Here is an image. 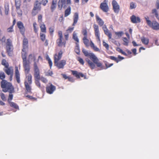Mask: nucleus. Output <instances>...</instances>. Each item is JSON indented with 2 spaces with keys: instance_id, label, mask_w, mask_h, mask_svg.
<instances>
[{
  "instance_id": "2eb2a0df",
  "label": "nucleus",
  "mask_w": 159,
  "mask_h": 159,
  "mask_svg": "<svg viewBox=\"0 0 159 159\" xmlns=\"http://www.w3.org/2000/svg\"><path fill=\"white\" fill-rule=\"evenodd\" d=\"M112 5L113 9L115 13H118L120 10V6L117 2L114 0L112 2Z\"/></svg>"
},
{
  "instance_id": "bb28decb",
  "label": "nucleus",
  "mask_w": 159,
  "mask_h": 159,
  "mask_svg": "<svg viewBox=\"0 0 159 159\" xmlns=\"http://www.w3.org/2000/svg\"><path fill=\"white\" fill-rule=\"evenodd\" d=\"M40 28L41 32L44 33H46V29L45 25L43 23L40 24Z\"/></svg>"
},
{
  "instance_id": "4be33fe9",
  "label": "nucleus",
  "mask_w": 159,
  "mask_h": 159,
  "mask_svg": "<svg viewBox=\"0 0 159 159\" xmlns=\"http://www.w3.org/2000/svg\"><path fill=\"white\" fill-rule=\"evenodd\" d=\"M96 21L98 25L100 26H103L104 24V21L98 15H96Z\"/></svg>"
},
{
  "instance_id": "052dcab7",
  "label": "nucleus",
  "mask_w": 159,
  "mask_h": 159,
  "mask_svg": "<svg viewBox=\"0 0 159 159\" xmlns=\"http://www.w3.org/2000/svg\"><path fill=\"white\" fill-rule=\"evenodd\" d=\"M0 96L2 99L3 101H5L6 100V97L3 93H2L0 94Z\"/></svg>"
},
{
  "instance_id": "a18cd8bd",
  "label": "nucleus",
  "mask_w": 159,
  "mask_h": 159,
  "mask_svg": "<svg viewBox=\"0 0 159 159\" xmlns=\"http://www.w3.org/2000/svg\"><path fill=\"white\" fill-rule=\"evenodd\" d=\"M40 36L41 40L43 42L46 39V36L45 34L40 33Z\"/></svg>"
},
{
  "instance_id": "a211bd4d",
  "label": "nucleus",
  "mask_w": 159,
  "mask_h": 159,
  "mask_svg": "<svg viewBox=\"0 0 159 159\" xmlns=\"http://www.w3.org/2000/svg\"><path fill=\"white\" fill-rule=\"evenodd\" d=\"M63 39H58L56 41V43L58 47H66V41L62 40Z\"/></svg>"
},
{
  "instance_id": "e433bc0d",
  "label": "nucleus",
  "mask_w": 159,
  "mask_h": 159,
  "mask_svg": "<svg viewBox=\"0 0 159 159\" xmlns=\"http://www.w3.org/2000/svg\"><path fill=\"white\" fill-rule=\"evenodd\" d=\"M104 32L105 34L108 36L109 39H111L112 34L111 32L108 30V29L104 30Z\"/></svg>"
},
{
  "instance_id": "37998d69",
  "label": "nucleus",
  "mask_w": 159,
  "mask_h": 159,
  "mask_svg": "<svg viewBox=\"0 0 159 159\" xmlns=\"http://www.w3.org/2000/svg\"><path fill=\"white\" fill-rule=\"evenodd\" d=\"M37 24L36 22H34L33 23V26L34 32L37 33L38 31V28L37 27Z\"/></svg>"
},
{
  "instance_id": "c9c22d12",
  "label": "nucleus",
  "mask_w": 159,
  "mask_h": 159,
  "mask_svg": "<svg viewBox=\"0 0 159 159\" xmlns=\"http://www.w3.org/2000/svg\"><path fill=\"white\" fill-rule=\"evenodd\" d=\"M46 59L48 61L50 68H51L52 65V62L48 55H47L46 56Z\"/></svg>"
},
{
  "instance_id": "de8ad7c7",
  "label": "nucleus",
  "mask_w": 159,
  "mask_h": 159,
  "mask_svg": "<svg viewBox=\"0 0 159 159\" xmlns=\"http://www.w3.org/2000/svg\"><path fill=\"white\" fill-rule=\"evenodd\" d=\"M5 14L7 15L8 13V11H9V8L8 5L5 6Z\"/></svg>"
},
{
  "instance_id": "f257e3e1",
  "label": "nucleus",
  "mask_w": 159,
  "mask_h": 159,
  "mask_svg": "<svg viewBox=\"0 0 159 159\" xmlns=\"http://www.w3.org/2000/svg\"><path fill=\"white\" fill-rule=\"evenodd\" d=\"M82 52L86 57H89L91 60L93 61L90 60L89 59L87 58L86 61L87 62L88 66L92 70L94 69L96 67V65L98 67H100L103 69V67L102 64L99 62L98 58L93 53H89L88 51L84 49H82Z\"/></svg>"
},
{
  "instance_id": "1a4fd4ad",
  "label": "nucleus",
  "mask_w": 159,
  "mask_h": 159,
  "mask_svg": "<svg viewBox=\"0 0 159 159\" xmlns=\"http://www.w3.org/2000/svg\"><path fill=\"white\" fill-rule=\"evenodd\" d=\"M71 4V0H59L58 3V8L61 10L63 7L64 8H66L67 7L66 4Z\"/></svg>"
},
{
  "instance_id": "7c9ffc66",
  "label": "nucleus",
  "mask_w": 159,
  "mask_h": 159,
  "mask_svg": "<svg viewBox=\"0 0 159 159\" xmlns=\"http://www.w3.org/2000/svg\"><path fill=\"white\" fill-rule=\"evenodd\" d=\"M8 103L11 107L16 109H19V107L16 103L12 102H9Z\"/></svg>"
},
{
  "instance_id": "338daca9",
  "label": "nucleus",
  "mask_w": 159,
  "mask_h": 159,
  "mask_svg": "<svg viewBox=\"0 0 159 159\" xmlns=\"http://www.w3.org/2000/svg\"><path fill=\"white\" fill-rule=\"evenodd\" d=\"M61 75L62 76L63 78L66 80L68 79V76H67L66 74H62Z\"/></svg>"
},
{
  "instance_id": "f3484780",
  "label": "nucleus",
  "mask_w": 159,
  "mask_h": 159,
  "mask_svg": "<svg viewBox=\"0 0 159 159\" xmlns=\"http://www.w3.org/2000/svg\"><path fill=\"white\" fill-rule=\"evenodd\" d=\"M100 7L104 12H107L109 10V7L107 3L104 2L101 3Z\"/></svg>"
},
{
  "instance_id": "0e129e2a",
  "label": "nucleus",
  "mask_w": 159,
  "mask_h": 159,
  "mask_svg": "<svg viewBox=\"0 0 159 159\" xmlns=\"http://www.w3.org/2000/svg\"><path fill=\"white\" fill-rule=\"evenodd\" d=\"M132 51L134 55H136L137 53H136L137 50L136 48H134L132 49Z\"/></svg>"
},
{
  "instance_id": "5701e85b",
  "label": "nucleus",
  "mask_w": 159,
  "mask_h": 159,
  "mask_svg": "<svg viewBox=\"0 0 159 159\" xmlns=\"http://www.w3.org/2000/svg\"><path fill=\"white\" fill-rule=\"evenodd\" d=\"M90 45L91 48L95 52H100V50L96 46H95L93 42L90 41Z\"/></svg>"
},
{
  "instance_id": "72a5a7b5",
  "label": "nucleus",
  "mask_w": 159,
  "mask_h": 159,
  "mask_svg": "<svg viewBox=\"0 0 159 159\" xmlns=\"http://www.w3.org/2000/svg\"><path fill=\"white\" fill-rule=\"evenodd\" d=\"M21 5L20 0H15V6L16 8H20Z\"/></svg>"
},
{
  "instance_id": "4d7b16f0",
  "label": "nucleus",
  "mask_w": 159,
  "mask_h": 159,
  "mask_svg": "<svg viewBox=\"0 0 159 159\" xmlns=\"http://www.w3.org/2000/svg\"><path fill=\"white\" fill-rule=\"evenodd\" d=\"M105 65L106 67V68L110 67L113 65V63L109 64L106 61L105 63Z\"/></svg>"
},
{
  "instance_id": "864d4df0",
  "label": "nucleus",
  "mask_w": 159,
  "mask_h": 159,
  "mask_svg": "<svg viewBox=\"0 0 159 159\" xmlns=\"http://www.w3.org/2000/svg\"><path fill=\"white\" fill-rule=\"evenodd\" d=\"M13 98V95L12 94V93H10L9 95L8 98V101L9 102H11V101L12 99Z\"/></svg>"
},
{
  "instance_id": "4c0bfd02",
  "label": "nucleus",
  "mask_w": 159,
  "mask_h": 159,
  "mask_svg": "<svg viewBox=\"0 0 159 159\" xmlns=\"http://www.w3.org/2000/svg\"><path fill=\"white\" fill-rule=\"evenodd\" d=\"M2 64L4 66L5 68L9 66V65L8 62L5 59H2L1 62Z\"/></svg>"
},
{
  "instance_id": "a878e982",
  "label": "nucleus",
  "mask_w": 159,
  "mask_h": 159,
  "mask_svg": "<svg viewBox=\"0 0 159 159\" xmlns=\"http://www.w3.org/2000/svg\"><path fill=\"white\" fill-rule=\"evenodd\" d=\"M83 43L86 47H88L89 46V43H90V41L88 39L87 37H84L82 39Z\"/></svg>"
},
{
  "instance_id": "4468645a",
  "label": "nucleus",
  "mask_w": 159,
  "mask_h": 159,
  "mask_svg": "<svg viewBox=\"0 0 159 159\" xmlns=\"http://www.w3.org/2000/svg\"><path fill=\"white\" fill-rule=\"evenodd\" d=\"M17 26L20 30V33L24 36L25 29L22 22L20 21L18 22L17 23Z\"/></svg>"
},
{
  "instance_id": "79ce46f5",
  "label": "nucleus",
  "mask_w": 159,
  "mask_h": 159,
  "mask_svg": "<svg viewBox=\"0 0 159 159\" xmlns=\"http://www.w3.org/2000/svg\"><path fill=\"white\" fill-rule=\"evenodd\" d=\"M77 60L81 65H84V61L82 58L80 57H77Z\"/></svg>"
},
{
  "instance_id": "2f4dec72",
  "label": "nucleus",
  "mask_w": 159,
  "mask_h": 159,
  "mask_svg": "<svg viewBox=\"0 0 159 159\" xmlns=\"http://www.w3.org/2000/svg\"><path fill=\"white\" fill-rule=\"evenodd\" d=\"M57 6V1L53 0L51 7V9L52 11H53L55 9Z\"/></svg>"
},
{
  "instance_id": "a19ab883",
  "label": "nucleus",
  "mask_w": 159,
  "mask_h": 159,
  "mask_svg": "<svg viewBox=\"0 0 159 159\" xmlns=\"http://www.w3.org/2000/svg\"><path fill=\"white\" fill-rule=\"evenodd\" d=\"M116 50L120 53L122 54L125 56H127V53H126L125 52L123 51V50L120 48H117L116 49Z\"/></svg>"
},
{
  "instance_id": "3c124183",
  "label": "nucleus",
  "mask_w": 159,
  "mask_h": 159,
  "mask_svg": "<svg viewBox=\"0 0 159 159\" xmlns=\"http://www.w3.org/2000/svg\"><path fill=\"white\" fill-rule=\"evenodd\" d=\"M103 45L104 46L107 50L109 49V45L106 42L104 41H103Z\"/></svg>"
},
{
  "instance_id": "423d86ee",
  "label": "nucleus",
  "mask_w": 159,
  "mask_h": 159,
  "mask_svg": "<svg viewBox=\"0 0 159 159\" xmlns=\"http://www.w3.org/2000/svg\"><path fill=\"white\" fill-rule=\"evenodd\" d=\"M145 18L147 24L149 27H151L154 30H159V24L156 21H153L151 22L149 20V18L148 16L145 17Z\"/></svg>"
},
{
  "instance_id": "774afa93",
  "label": "nucleus",
  "mask_w": 159,
  "mask_h": 159,
  "mask_svg": "<svg viewBox=\"0 0 159 159\" xmlns=\"http://www.w3.org/2000/svg\"><path fill=\"white\" fill-rule=\"evenodd\" d=\"M156 6L157 9H159V0H157L156 3Z\"/></svg>"
},
{
  "instance_id": "cd10ccee",
  "label": "nucleus",
  "mask_w": 159,
  "mask_h": 159,
  "mask_svg": "<svg viewBox=\"0 0 159 159\" xmlns=\"http://www.w3.org/2000/svg\"><path fill=\"white\" fill-rule=\"evenodd\" d=\"M71 7L69 6L65 11L64 16L66 17L70 15L71 13Z\"/></svg>"
},
{
  "instance_id": "9d476101",
  "label": "nucleus",
  "mask_w": 159,
  "mask_h": 159,
  "mask_svg": "<svg viewBox=\"0 0 159 159\" xmlns=\"http://www.w3.org/2000/svg\"><path fill=\"white\" fill-rule=\"evenodd\" d=\"M56 89V87L52 84L51 83H49L48 85H47L46 87V92L49 94L53 93Z\"/></svg>"
},
{
  "instance_id": "603ef678",
  "label": "nucleus",
  "mask_w": 159,
  "mask_h": 159,
  "mask_svg": "<svg viewBox=\"0 0 159 159\" xmlns=\"http://www.w3.org/2000/svg\"><path fill=\"white\" fill-rule=\"evenodd\" d=\"M136 7V6L135 4L133 2H131L130 4V9H132L135 8Z\"/></svg>"
},
{
  "instance_id": "20e7f679",
  "label": "nucleus",
  "mask_w": 159,
  "mask_h": 159,
  "mask_svg": "<svg viewBox=\"0 0 159 159\" xmlns=\"http://www.w3.org/2000/svg\"><path fill=\"white\" fill-rule=\"evenodd\" d=\"M1 87L3 92H8L10 93H14V89L11 84L6 80H2L1 82Z\"/></svg>"
},
{
  "instance_id": "e2e57ef3",
  "label": "nucleus",
  "mask_w": 159,
  "mask_h": 159,
  "mask_svg": "<svg viewBox=\"0 0 159 159\" xmlns=\"http://www.w3.org/2000/svg\"><path fill=\"white\" fill-rule=\"evenodd\" d=\"M67 79L69 81L71 82H73L74 81L73 78L70 76H68Z\"/></svg>"
},
{
  "instance_id": "9b49d317",
  "label": "nucleus",
  "mask_w": 159,
  "mask_h": 159,
  "mask_svg": "<svg viewBox=\"0 0 159 159\" xmlns=\"http://www.w3.org/2000/svg\"><path fill=\"white\" fill-rule=\"evenodd\" d=\"M41 10V6L39 4H37L35 3L34 7L32 9L31 14L32 16H36Z\"/></svg>"
},
{
  "instance_id": "6ab92c4d",
  "label": "nucleus",
  "mask_w": 159,
  "mask_h": 159,
  "mask_svg": "<svg viewBox=\"0 0 159 159\" xmlns=\"http://www.w3.org/2000/svg\"><path fill=\"white\" fill-rule=\"evenodd\" d=\"M109 58L111 60L115 61L117 63L124 59V57L120 55H118L117 57L114 56H111L109 57Z\"/></svg>"
},
{
  "instance_id": "39448f33",
  "label": "nucleus",
  "mask_w": 159,
  "mask_h": 159,
  "mask_svg": "<svg viewBox=\"0 0 159 159\" xmlns=\"http://www.w3.org/2000/svg\"><path fill=\"white\" fill-rule=\"evenodd\" d=\"M25 70V69H24ZM29 73V72H28ZM26 80L24 81V85L26 92L28 93H31L32 88L31 85L32 84V76L31 74H29V73L26 74Z\"/></svg>"
},
{
  "instance_id": "412c9836",
  "label": "nucleus",
  "mask_w": 159,
  "mask_h": 159,
  "mask_svg": "<svg viewBox=\"0 0 159 159\" xmlns=\"http://www.w3.org/2000/svg\"><path fill=\"white\" fill-rule=\"evenodd\" d=\"M130 19L131 22L133 23H139L141 22L140 18L139 17H136L134 15L130 17Z\"/></svg>"
},
{
  "instance_id": "5fc2aeb1",
  "label": "nucleus",
  "mask_w": 159,
  "mask_h": 159,
  "mask_svg": "<svg viewBox=\"0 0 159 159\" xmlns=\"http://www.w3.org/2000/svg\"><path fill=\"white\" fill-rule=\"evenodd\" d=\"M13 26H11L9 28H8L7 29V32L9 33H11L13 32L14 30H13Z\"/></svg>"
},
{
  "instance_id": "aec40b11",
  "label": "nucleus",
  "mask_w": 159,
  "mask_h": 159,
  "mask_svg": "<svg viewBox=\"0 0 159 159\" xmlns=\"http://www.w3.org/2000/svg\"><path fill=\"white\" fill-rule=\"evenodd\" d=\"M20 74L19 72L18 67L16 66L15 68V76L17 82L19 84L20 83Z\"/></svg>"
},
{
  "instance_id": "c85d7f7f",
  "label": "nucleus",
  "mask_w": 159,
  "mask_h": 159,
  "mask_svg": "<svg viewBox=\"0 0 159 159\" xmlns=\"http://www.w3.org/2000/svg\"><path fill=\"white\" fill-rule=\"evenodd\" d=\"M40 79H35V80L34 82L35 85L37 86L39 89L42 90L43 89V88L41 86V84L39 82Z\"/></svg>"
},
{
  "instance_id": "f03ea898",
  "label": "nucleus",
  "mask_w": 159,
  "mask_h": 159,
  "mask_svg": "<svg viewBox=\"0 0 159 159\" xmlns=\"http://www.w3.org/2000/svg\"><path fill=\"white\" fill-rule=\"evenodd\" d=\"M28 40L26 38H24L23 41V48L22 50L21 57L23 60V64L24 68L25 69V73H28L30 70V62L26 60L27 53L25 50L28 48Z\"/></svg>"
},
{
  "instance_id": "f704fd0d",
  "label": "nucleus",
  "mask_w": 159,
  "mask_h": 159,
  "mask_svg": "<svg viewBox=\"0 0 159 159\" xmlns=\"http://www.w3.org/2000/svg\"><path fill=\"white\" fill-rule=\"evenodd\" d=\"M72 38L76 42V43H79V39L77 36L75 32H74L73 34Z\"/></svg>"
},
{
  "instance_id": "8fccbe9b",
  "label": "nucleus",
  "mask_w": 159,
  "mask_h": 159,
  "mask_svg": "<svg viewBox=\"0 0 159 159\" xmlns=\"http://www.w3.org/2000/svg\"><path fill=\"white\" fill-rule=\"evenodd\" d=\"M5 77V75L3 72H0V79L4 80V79Z\"/></svg>"
},
{
  "instance_id": "dca6fc26",
  "label": "nucleus",
  "mask_w": 159,
  "mask_h": 159,
  "mask_svg": "<svg viewBox=\"0 0 159 159\" xmlns=\"http://www.w3.org/2000/svg\"><path fill=\"white\" fill-rule=\"evenodd\" d=\"M93 27L94 29L95 36L98 41L100 42V33L98 26V25L94 24L93 25Z\"/></svg>"
},
{
  "instance_id": "bf43d9fd",
  "label": "nucleus",
  "mask_w": 159,
  "mask_h": 159,
  "mask_svg": "<svg viewBox=\"0 0 159 159\" xmlns=\"http://www.w3.org/2000/svg\"><path fill=\"white\" fill-rule=\"evenodd\" d=\"M41 81L44 83H46L48 82V80L44 77H41L40 78Z\"/></svg>"
},
{
  "instance_id": "393cba45",
  "label": "nucleus",
  "mask_w": 159,
  "mask_h": 159,
  "mask_svg": "<svg viewBox=\"0 0 159 159\" xmlns=\"http://www.w3.org/2000/svg\"><path fill=\"white\" fill-rule=\"evenodd\" d=\"M48 2L47 0H37L35 2L37 4H39L40 6H41V4L45 6Z\"/></svg>"
},
{
  "instance_id": "f8f14e48",
  "label": "nucleus",
  "mask_w": 159,
  "mask_h": 159,
  "mask_svg": "<svg viewBox=\"0 0 159 159\" xmlns=\"http://www.w3.org/2000/svg\"><path fill=\"white\" fill-rule=\"evenodd\" d=\"M5 69H4V71L5 73L8 75H10V79L11 80H12V76L13 74V70L12 67L11 66L7 67H5Z\"/></svg>"
},
{
  "instance_id": "49530a36",
  "label": "nucleus",
  "mask_w": 159,
  "mask_h": 159,
  "mask_svg": "<svg viewBox=\"0 0 159 159\" xmlns=\"http://www.w3.org/2000/svg\"><path fill=\"white\" fill-rule=\"evenodd\" d=\"M49 30L50 34L51 35H52L54 31V27L53 26L50 27L49 28Z\"/></svg>"
},
{
  "instance_id": "ddd939ff",
  "label": "nucleus",
  "mask_w": 159,
  "mask_h": 159,
  "mask_svg": "<svg viewBox=\"0 0 159 159\" xmlns=\"http://www.w3.org/2000/svg\"><path fill=\"white\" fill-rule=\"evenodd\" d=\"M72 74L77 79H79L80 77L84 78V79H86V76L81 72H78L76 70H71Z\"/></svg>"
},
{
  "instance_id": "c03bdc74",
  "label": "nucleus",
  "mask_w": 159,
  "mask_h": 159,
  "mask_svg": "<svg viewBox=\"0 0 159 159\" xmlns=\"http://www.w3.org/2000/svg\"><path fill=\"white\" fill-rule=\"evenodd\" d=\"M42 15L41 14H39L38 17V21L39 24L42 23Z\"/></svg>"
},
{
  "instance_id": "7ed1b4c3",
  "label": "nucleus",
  "mask_w": 159,
  "mask_h": 159,
  "mask_svg": "<svg viewBox=\"0 0 159 159\" xmlns=\"http://www.w3.org/2000/svg\"><path fill=\"white\" fill-rule=\"evenodd\" d=\"M63 53L62 51L60 50L58 52L56 53L54 55V65L58 69H63L66 64V61L65 60H62L59 61L62 57Z\"/></svg>"
},
{
  "instance_id": "0eeeda50",
  "label": "nucleus",
  "mask_w": 159,
  "mask_h": 159,
  "mask_svg": "<svg viewBox=\"0 0 159 159\" xmlns=\"http://www.w3.org/2000/svg\"><path fill=\"white\" fill-rule=\"evenodd\" d=\"M73 22L72 25L73 26V27H69L66 30V31L68 33H71L74 29V26H75L77 24L79 19V14L77 12L74 13L73 16Z\"/></svg>"
},
{
  "instance_id": "c756f323",
  "label": "nucleus",
  "mask_w": 159,
  "mask_h": 159,
  "mask_svg": "<svg viewBox=\"0 0 159 159\" xmlns=\"http://www.w3.org/2000/svg\"><path fill=\"white\" fill-rule=\"evenodd\" d=\"M141 40L143 44L146 45H148L149 43V39L144 37L141 38Z\"/></svg>"
},
{
  "instance_id": "69168bd1",
  "label": "nucleus",
  "mask_w": 159,
  "mask_h": 159,
  "mask_svg": "<svg viewBox=\"0 0 159 159\" xmlns=\"http://www.w3.org/2000/svg\"><path fill=\"white\" fill-rule=\"evenodd\" d=\"M53 74V73L52 71H50L47 72L46 74V75L47 76H52Z\"/></svg>"
},
{
  "instance_id": "b1692460",
  "label": "nucleus",
  "mask_w": 159,
  "mask_h": 159,
  "mask_svg": "<svg viewBox=\"0 0 159 159\" xmlns=\"http://www.w3.org/2000/svg\"><path fill=\"white\" fill-rule=\"evenodd\" d=\"M34 80L40 79V76L39 74V69H34Z\"/></svg>"
},
{
  "instance_id": "ea45409f",
  "label": "nucleus",
  "mask_w": 159,
  "mask_h": 159,
  "mask_svg": "<svg viewBox=\"0 0 159 159\" xmlns=\"http://www.w3.org/2000/svg\"><path fill=\"white\" fill-rule=\"evenodd\" d=\"M81 33L83 35H84V37H88L87 31V29H83L82 30Z\"/></svg>"
},
{
  "instance_id": "09e8293b",
  "label": "nucleus",
  "mask_w": 159,
  "mask_h": 159,
  "mask_svg": "<svg viewBox=\"0 0 159 159\" xmlns=\"http://www.w3.org/2000/svg\"><path fill=\"white\" fill-rule=\"evenodd\" d=\"M16 11L19 16H22V11L20 9V8H16Z\"/></svg>"
},
{
  "instance_id": "58836bf2",
  "label": "nucleus",
  "mask_w": 159,
  "mask_h": 159,
  "mask_svg": "<svg viewBox=\"0 0 159 159\" xmlns=\"http://www.w3.org/2000/svg\"><path fill=\"white\" fill-rule=\"evenodd\" d=\"M123 44L125 46H127L128 45L129 43V39L126 37L123 38Z\"/></svg>"
},
{
  "instance_id": "13d9d810",
  "label": "nucleus",
  "mask_w": 159,
  "mask_h": 159,
  "mask_svg": "<svg viewBox=\"0 0 159 159\" xmlns=\"http://www.w3.org/2000/svg\"><path fill=\"white\" fill-rule=\"evenodd\" d=\"M152 14H155L156 17H157L158 14L157 10L156 9H153L152 10Z\"/></svg>"
},
{
  "instance_id": "473e14b6",
  "label": "nucleus",
  "mask_w": 159,
  "mask_h": 159,
  "mask_svg": "<svg viewBox=\"0 0 159 159\" xmlns=\"http://www.w3.org/2000/svg\"><path fill=\"white\" fill-rule=\"evenodd\" d=\"M76 46L75 48V52L78 55L80 54V50L79 43H75Z\"/></svg>"
},
{
  "instance_id": "6e6d98bb",
  "label": "nucleus",
  "mask_w": 159,
  "mask_h": 159,
  "mask_svg": "<svg viewBox=\"0 0 159 159\" xmlns=\"http://www.w3.org/2000/svg\"><path fill=\"white\" fill-rule=\"evenodd\" d=\"M115 34L116 35L118 36V37H120L123 35V33L122 31L116 32L115 33Z\"/></svg>"
},
{
  "instance_id": "680f3d73",
  "label": "nucleus",
  "mask_w": 159,
  "mask_h": 159,
  "mask_svg": "<svg viewBox=\"0 0 159 159\" xmlns=\"http://www.w3.org/2000/svg\"><path fill=\"white\" fill-rule=\"evenodd\" d=\"M58 35L59 36L58 39H63V35L62 32L61 31H59L58 32Z\"/></svg>"
},
{
  "instance_id": "6e6552de",
  "label": "nucleus",
  "mask_w": 159,
  "mask_h": 159,
  "mask_svg": "<svg viewBox=\"0 0 159 159\" xmlns=\"http://www.w3.org/2000/svg\"><path fill=\"white\" fill-rule=\"evenodd\" d=\"M13 49L12 40L10 39H7L6 42V50L9 56H12Z\"/></svg>"
}]
</instances>
